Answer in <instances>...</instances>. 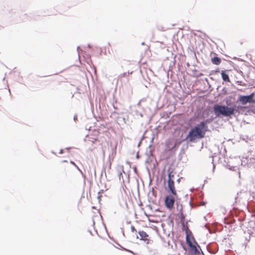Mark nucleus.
<instances>
[{
  "instance_id": "nucleus-1",
  "label": "nucleus",
  "mask_w": 255,
  "mask_h": 255,
  "mask_svg": "<svg viewBox=\"0 0 255 255\" xmlns=\"http://www.w3.org/2000/svg\"><path fill=\"white\" fill-rule=\"evenodd\" d=\"M208 120L202 122L190 130L187 136L190 141H195L197 139H201L205 137L208 129Z\"/></svg>"
},
{
  "instance_id": "nucleus-2",
  "label": "nucleus",
  "mask_w": 255,
  "mask_h": 255,
  "mask_svg": "<svg viewBox=\"0 0 255 255\" xmlns=\"http://www.w3.org/2000/svg\"><path fill=\"white\" fill-rule=\"evenodd\" d=\"M213 110L217 117H220L221 115L224 117H230L234 114L235 111V109L233 107L218 104L214 106Z\"/></svg>"
},
{
  "instance_id": "nucleus-3",
  "label": "nucleus",
  "mask_w": 255,
  "mask_h": 255,
  "mask_svg": "<svg viewBox=\"0 0 255 255\" xmlns=\"http://www.w3.org/2000/svg\"><path fill=\"white\" fill-rule=\"evenodd\" d=\"M178 198L177 193H170L169 194L166 196L164 199V204L167 209L171 210L173 207L176 199Z\"/></svg>"
},
{
  "instance_id": "nucleus-4",
  "label": "nucleus",
  "mask_w": 255,
  "mask_h": 255,
  "mask_svg": "<svg viewBox=\"0 0 255 255\" xmlns=\"http://www.w3.org/2000/svg\"><path fill=\"white\" fill-rule=\"evenodd\" d=\"M186 242L189 247L190 252L193 254H196L198 253L197 247L199 248L197 243L195 241L194 238L188 235L186 236Z\"/></svg>"
},
{
  "instance_id": "nucleus-5",
  "label": "nucleus",
  "mask_w": 255,
  "mask_h": 255,
  "mask_svg": "<svg viewBox=\"0 0 255 255\" xmlns=\"http://www.w3.org/2000/svg\"><path fill=\"white\" fill-rule=\"evenodd\" d=\"M255 94L252 93L249 96H240L239 98V101L243 105H246L248 103H252L255 104Z\"/></svg>"
},
{
  "instance_id": "nucleus-6",
  "label": "nucleus",
  "mask_w": 255,
  "mask_h": 255,
  "mask_svg": "<svg viewBox=\"0 0 255 255\" xmlns=\"http://www.w3.org/2000/svg\"><path fill=\"white\" fill-rule=\"evenodd\" d=\"M167 187L168 189V191L170 193H177L175 185H174V181L171 180L170 179H168L167 180Z\"/></svg>"
},
{
  "instance_id": "nucleus-7",
  "label": "nucleus",
  "mask_w": 255,
  "mask_h": 255,
  "mask_svg": "<svg viewBox=\"0 0 255 255\" xmlns=\"http://www.w3.org/2000/svg\"><path fill=\"white\" fill-rule=\"evenodd\" d=\"M138 234L140 237V239L146 242V244L149 243V240L148 239V235L143 231L138 232Z\"/></svg>"
},
{
  "instance_id": "nucleus-8",
  "label": "nucleus",
  "mask_w": 255,
  "mask_h": 255,
  "mask_svg": "<svg viewBox=\"0 0 255 255\" xmlns=\"http://www.w3.org/2000/svg\"><path fill=\"white\" fill-rule=\"evenodd\" d=\"M228 70H222L221 72V76L224 80L226 82H231L228 74L227 73Z\"/></svg>"
},
{
  "instance_id": "nucleus-9",
  "label": "nucleus",
  "mask_w": 255,
  "mask_h": 255,
  "mask_svg": "<svg viewBox=\"0 0 255 255\" xmlns=\"http://www.w3.org/2000/svg\"><path fill=\"white\" fill-rule=\"evenodd\" d=\"M168 179H170L171 180L174 181V176L175 172H174L173 169L169 168L168 170Z\"/></svg>"
},
{
  "instance_id": "nucleus-10",
  "label": "nucleus",
  "mask_w": 255,
  "mask_h": 255,
  "mask_svg": "<svg viewBox=\"0 0 255 255\" xmlns=\"http://www.w3.org/2000/svg\"><path fill=\"white\" fill-rule=\"evenodd\" d=\"M211 61L212 63H213L214 64L218 65L221 63V59L220 58L216 56L213 58H212Z\"/></svg>"
},
{
  "instance_id": "nucleus-11",
  "label": "nucleus",
  "mask_w": 255,
  "mask_h": 255,
  "mask_svg": "<svg viewBox=\"0 0 255 255\" xmlns=\"http://www.w3.org/2000/svg\"><path fill=\"white\" fill-rule=\"evenodd\" d=\"M181 217H182V229L183 230H184L186 231V233H187L188 231V228L187 226H186L184 224V217L183 216V215L182 214L181 215Z\"/></svg>"
},
{
  "instance_id": "nucleus-12",
  "label": "nucleus",
  "mask_w": 255,
  "mask_h": 255,
  "mask_svg": "<svg viewBox=\"0 0 255 255\" xmlns=\"http://www.w3.org/2000/svg\"><path fill=\"white\" fill-rule=\"evenodd\" d=\"M71 163H72V164H74V165H75V164L74 163V162H73V161H71Z\"/></svg>"
},
{
  "instance_id": "nucleus-13",
  "label": "nucleus",
  "mask_w": 255,
  "mask_h": 255,
  "mask_svg": "<svg viewBox=\"0 0 255 255\" xmlns=\"http://www.w3.org/2000/svg\"><path fill=\"white\" fill-rule=\"evenodd\" d=\"M126 73H124V74H123V76L125 77L126 76Z\"/></svg>"
},
{
  "instance_id": "nucleus-14",
  "label": "nucleus",
  "mask_w": 255,
  "mask_h": 255,
  "mask_svg": "<svg viewBox=\"0 0 255 255\" xmlns=\"http://www.w3.org/2000/svg\"><path fill=\"white\" fill-rule=\"evenodd\" d=\"M60 153H62V150L60 151Z\"/></svg>"
}]
</instances>
